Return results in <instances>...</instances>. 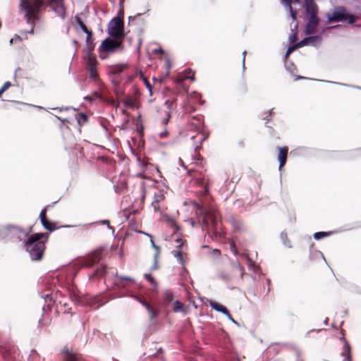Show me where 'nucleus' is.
Segmentation results:
<instances>
[{
  "label": "nucleus",
  "mask_w": 361,
  "mask_h": 361,
  "mask_svg": "<svg viewBox=\"0 0 361 361\" xmlns=\"http://www.w3.org/2000/svg\"><path fill=\"white\" fill-rule=\"evenodd\" d=\"M356 20L357 17L354 15L349 14L343 6L335 8L332 14L328 16V21L329 23L348 21V23L353 24Z\"/></svg>",
  "instance_id": "39448f33"
},
{
  "label": "nucleus",
  "mask_w": 361,
  "mask_h": 361,
  "mask_svg": "<svg viewBox=\"0 0 361 361\" xmlns=\"http://www.w3.org/2000/svg\"><path fill=\"white\" fill-rule=\"evenodd\" d=\"M47 207L42 209L39 214V219L42 226H56V223L51 222L47 217Z\"/></svg>",
  "instance_id": "f3484780"
},
{
  "label": "nucleus",
  "mask_w": 361,
  "mask_h": 361,
  "mask_svg": "<svg viewBox=\"0 0 361 361\" xmlns=\"http://www.w3.org/2000/svg\"><path fill=\"white\" fill-rule=\"evenodd\" d=\"M147 235L150 237V241H151L152 247L156 250L154 258L158 259L159 255L160 254L159 247L155 245L154 240H152V237L151 235H149V234H147Z\"/></svg>",
  "instance_id": "7c9ffc66"
},
{
  "label": "nucleus",
  "mask_w": 361,
  "mask_h": 361,
  "mask_svg": "<svg viewBox=\"0 0 361 361\" xmlns=\"http://www.w3.org/2000/svg\"><path fill=\"white\" fill-rule=\"evenodd\" d=\"M128 67L126 63L112 65L109 67V72L112 74H118Z\"/></svg>",
  "instance_id": "6ab92c4d"
},
{
  "label": "nucleus",
  "mask_w": 361,
  "mask_h": 361,
  "mask_svg": "<svg viewBox=\"0 0 361 361\" xmlns=\"http://www.w3.org/2000/svg\"><path fill=\"white\" fill-rule=\"evenodd\" d=\"M44 5V0H21L20 7L25 11V18L28 23L34 26L35 20L38 18L39 9Z\"/></svg>",
  "instance_id": "20e7f679"
},
{
  "label": "nucleus",
  "mask_w": 361,
  "mask_h": 361,
  "mask_svg": "<svg viewBox=\"0 0 361 361\" xmlns=\"http://www.w3.org/2000/svg\"><path fill=\"white\" fill-rule=\"evenodd\" d=\"M143 80H144V82H145L147 88L151 92L152 91V85H151L150 82H149V80L145 78H143Z\"/></svg>",
  "instance_id": "79ce46f5"
},
{
  "label": "nucleus",
  "mask_w": 361,
  "mask_h": 361,
  "mask_svg": "<svg viewBox=\"0 0 361 361\" xmlns=\"http://www.w3.org/2000/svg\"><path fill=\"white\" fill-rule=\"evenodd\" d=\"M170 117H171V115L169 113H167L166 114V116L165 118H164L162 121H161V123H162V124L164 126H165V125H166L168 123Z\"/></svg>",
  "instance_id": "a19ab883"
},
{
  "label": "nucleus",
  "mask_w": 361,
  "mask_h": 361,
  "mask_svg": "<svg viewBox=\"0 0 361 361\" xmlns=\"http://www.w3.org/2000/svg\"><path fill=\"white\" fill-rule=\"evenodd\" d=\"M277 149L279 150L278 160L279 161V169L281 170L286 163L288 147L287 146L278 147Z\"/></svg>",
  "instance_id": "4468645a"
},
{
  "label": "nucleus",
  "mask_w": 361,
  "mask_h": 361,
  "mask_svg": "<svg viewBox=\"0 0 361 361\" xmlns=\"http://www.w3.org/2000/svg\"><path fill=\"white\" fill-rule=\"evenodd\" d=\"M224 315H226L227 317V318L229 320H231L233 323L237 324V322L233 319V318L232 317V316L231 315V314L229 313L228 311V314H225Z\"/></svg>",
  "instance_id": "c03bdc74"
},
{
  "label": "nucleus",
  "mask_w": 361,
  "mask_h": 361,
  "mask_svg": "<svg viewBox=\"0 0 361 361\" xmlns=\"http://www.w3.org/2000/svg\"><path fill=\"white\" fill-rule=\"evenodd\" d=\"M209 305L213 310L217 312H221L224 314H228V310L226 308V307L215 301H211Z\"/></svg>",
  "instance_id": "aec40b11"
},
{
  "label": "nucleus",
  "mask_w": 361,
  "mask_h": 361,
  "mask_svg": "<svg viewBox=\"0 0 361 361\" xmlns=\"http://www.w3.org/2000/svg\"><path fill=\"white\" fill-rule=\"evenodd\" d=\"M118 279L119 281H121V282H123L124 281H130V282H132V283L135 282V280L133 278H130L129 276H118ZM122 286L123 287H126V284L125 283H122Z\"/></svg>",
  "instance_id": "473e14b6"
},
{
  "label": "nucleus",
  "mask_w": 361,
  "mask_h": 361,
  "mask_svg": "<svg viewBox=\"0 0 361 361\" xmlns=\"http://www.w3.org/2000/svg\"><path fill=\"white\" fill-rule=\"evenodd\" d=\"M75 149H78L80 154H82L83 152L82 147H78V148H75Z\"/></svg>",
  "instance_id": "603ef678"
},
{
  "label": "nucleus",
  "mask_w": 361,
  "mask_h": 361,
  "mask_svg": "<svg viewBox=\"0 0 361 361\" xmlns=\"http://www.w3.org/2000/svg\"><path fill=\"white\" fill-rule=\"evenodd\" d=\"M97 65V61L96 58L90 55L87 66L89 71L90 77L94 80H96L98 78V73L96 70Z\"/></svg>",
  "instance_id": "ddd939ff"
},
{
  "label": "nucleus",
  "mask_w": 361,
  "mask_h": 361,
  "mask_svg": "<svg viewBox=\"0 0 361 361\" xmlns=\"http://www.w3.org/2000/svg\"><path fill=\"white\" fill-rule=\"evenodd\" d=\"M49 234V233H35L28 238L25 247L31 260L39 261L42 259Z\"/></svg>",
  "instance_id": "f03ea898"
},
{
  "label": "nucleus",
  "mask_w": 361,
  "mask_h": 361,
  "mask_svg": "<svg viewBox=\"0 0 361 361\" xmlns=\"http://www.w3.org/2000/svg\"><path fill=\"white\" fill-rule=\"evenodd\" d=\"M131 221H133V219H130V223L129 224H131Z\"/></svg>",
  "instance_id": "69168bd1"
},
{
  "label": "nucleus",
  "mask_w": 361,
  "mask_h": 361,
  "mask_svg": "<svg viewBox=\"0 0 361 361\" xmlns=\"http://www.w3.org/2000/svg\"><path fill=\"white\" fill-rule=\"evenodd\" d=\"M184 310H185V307H184V305H183V303L181 302H180L179 300L175 301L173 311L175 312H183Z\"/></svg>",
  "instance_id": "cd10ccee"
},
{
  "label": "nucleus",
  "mask_w": 361,
  "mask_h": 361,
  "mask_svg": "<svg viewBox=\"0 0 361 361\" xmlns=\"http://www.w3.org/2000/svg\"><path fill=\"white\" fill-rule=\"evenodd\" d=\"M212 253L215 255V256H219L221 252H220V250H217V249H214L212 250Z\"/></svg>",
  "instance_id": "49530a36"
},
{
  "label": "nucleus",
  "mask_w": 361,
  "mask_h": 361,
  "mask_svg": "<svg viewBox=\"0 0 361 361\" xmlns=\"http://www.w3.org/2000/svg\"><path fill=\"white\" fill-rule=\"evenodd\" d=\"M132 224H133V226H135V224H139V222H133V223H132Z\"/></svg>",
  "instance_id": "bf43d9fd"
},
{
  "label": "nucleus",
  "mask_w": 361,
  "mask_h": 361,
  "mask_svg": "<svg viewBox=\"0 0 361 361\" xmlns=\"http://www.w3.org/2000/svg\"><path fill=\"white\" fill-rule=\"evenodd\" d=\"M235 266L240 271V277L243 278V276L244 275V269H243V266L239 262H236Z\"/></svg>",
  "instance_id": "ea45409f"
},
{
  "label": "nucleus",
  "mask_w": 361,
  "mask_h": 361,
  "mask_svg": "<svg viewBox=\"0 0 361 361\" xmlns=\"http://www.w3.org/2000/svg\"><path fill=\"white\" fill-rule=\"evenodd\" d=\"M229 245H230V250L233 255H235V256L239 255L240 257L245 258L246 259V256H248L247 254L244 253V252L239 254L235 244L233 242L230 243Z\"/></svg>",
  "instance_id": "5701e85b"
},
{
  "label": "nucleus",
  "mask_w": 361,
  "mask_h": 361,
  "mask_svg": "<svg viewBox=\"0 0 361 361\" xmlns=\"http://www.w3.org/2000/svg\"><path fill=\"white\" fill-rule=\"evenodd\" d=\"M320 255L322 256V257L324 258V256H323V254L322 252H319Z\"/></svg>",
  "instance_id": "0e129e2a"
},
{
  "label": "nucleus",
  "mask_w": 361,
  "mask_h": 361,
  "mask_svg": "<svg viewBox=\"0 0 361 361\" xmlns=\"http://www.w3.org/2000/svg\"><path fill=\"white\" fill-rule=\"evenodd\" d=\"M93 96H94L96 98H99V99H102V98L101 94H99L97 92H94L93 93Z\"/></svg>",
  "instance_id": "de8ad7c7"
},
{
  "label": "nucleus",
  "mask_w": 361,
  "mask_h": 361,
  "mask_svg": "<svg viewBox=\"0 0 361 361\" xmlns=\"http://www.w3.org/2000/svg\"><path fill=\"white\" fill-rule=\"evenodd\" d=\"M154 264H153L152 267H151L152 271L158 269V263H157L158 259L154 258Z\"/></svg>",
  "instance_id": "37998d69"
},
{
  "label": "nucleus",
  "mask_w": 361,
  "mask_h": 361,
  "mask_svg": "<svg viewBox=\"0 0 361 361\" xmlns=\"http://www.w3.org/2000/svg\"><path fill=\"white\" fill-rule=\"evenodd\" d=\"M132 298L139 302L142 306H144L149 314V319L150 321L154 320L157 317V312L154 309L148 302L143 301L141 298L135 295H132Z\"/></svg>",
  "instance_id": "f8f14e48"
},
{
  "label": "nucleus",
  "mask_w": 361,
  "mask_h": 361,
  "mask_svg": "<svg viewBox=\"0 0 361 361\" xmlns=\"http://www.w3.org/2000/svg\"><path fill=\"white\" fill-rule=\"evenodd\" d=\"M243 63L244 65L245 64V55H246V51H243Z\"/></svg>",
  "instance_id": "3c124183"
},
{
  "label": "nucleus",
  "mask_w": 361,
  "mask_h": 361,
  "mask_svg": "<svg viewBox=\"0 0 361 361\" xmlns=\"http://www.w3.org/2000/svg\"><path fill=\"white\" fill-rule=\"evenodd\" d=\"M108 228H110L111 230H112V233H114V228H113L114 227L110 226V227H108Z\"/></svg>",
  "instance_id": "13d9d810"
},
{
  "label": "nucleus",
  "mask_w": 361,
  "mask_h": 361,
  "mask_svg": "<svg viewBox=\"0 0 361 361\" xmlns=\"http://www.w3.org/2000/svg\"><path fill=\"white\" fill-rule=\"evenodd\" d=\"M190 123L197 131L202 128L201 117L192 118ZM207 137L208 135L200 132H197L196 135L191 137L195 147L194 154L191 156L190 163L188 166H183L188 171V175L193 177L196 184L202 188L199 194V201L195 203L196 213L200 215L199 223L205 226H217L220 221L219 214L212 204L214 199L209 192L213 182L208 176L199 170V169L204 168V159L200 155L199 150L202 148V142Z\"/></svg>",
  "instance_id": "f257e3e1"
},
{
  "label": "nucleus",
  "mask_w": 361,
  "mask_h": 361,
  "mask_svg": "<svg viewBox=\"0 0 361 361\" xmlns=\"http://www.w3.org/2000/svg\"><path fill=\"white\" fill-rule=\"evenodd\" d=\"M75 20L82 30L87 35V39L92 37V31L88 30L82 20L79 17H75Z\"/></svg>",
  "instance_id": "4be33fe9"
},
{
  "label": "nucleus",
  "mask_w": 361,
  "mask_h": 361,
  "mask_svg": "<svg viewBox=\"0 0 361 361\" xmlns=\"http://www.w3.org/2000/svg\"><path fill=\"white\" fill-rule=\"evenodd\" d=\"M342 340L344 342L343 350L341 353V355L343 357V361H352L350 346L343 337L342 338Z\"/></svg>",
  "instance_id": "dca6fc26"
},
{
  "label": "nucleus",
  "mask_w": 361,
  "mask_h": 361,
  "mask_svg": "<svg viewBox=\"0 0 361 361\" xmlns=\"http://www.w3.org/2000/svg\"><path fill=\"white\" fill-rule=\"evenodd\" d=\"M135 231L142 233L140 231H138L137 229H135Z\"/></svg>",
  "instance_id": "052dcab7"
},
{
  "label": "nucleus",
  "mask_w": 361,
  "mask_h": 361,
  "mask_svg": "<svg viewBox=\"0 0 361 361\" xmlns=\"http://www.w3.org/2000/svg\"><path fill=\"white\" fill-rule=\"evenodd\" d=\"M281 239L285 246H286L288 248L292 247V245L290 242V240L288 239L287 233L285 232H282L281 233Z\"/></svg>",
  "instance_id": "a878e982"
},
{
  "label": "nucleus",
  "mask_w": 361,
  "mask_h": 361,
  "mask_svg": "<svg viewBox=\"0 0 361 361\" xmlns=\"http://www.w3.org/2000/svg\"><path fill=\"white\" fill-rule=\"evenodd\" d=\"M11 86V82L9 81L6 82L3 86L0 88V97H1L2 94L7 90Z\"/></svg>",
  "instance_id": "f704fd0d"
},
{
  "label": "nucleus",
  "mask_w": 361,
  "mask_h": 361,
  "mask_svg": "<svg viewBox=\"0 0 361 361\" xmlns=\"http://www.w3.org/2000/svg\"><path fill=\"white\" fill-rule=\"evenodd\" d=\"M123 27L124 23L123 19L116 17L113 18L109 23L108 32L110 36L115 39H123L125 36Z\"/></svg>",
  "instance_id": "423d86ee"
},
{
  "label": "nucleus",
  "mask_w": 361,
  "mask_h": 361,
  "mask_svg": "<svg viewBox=\"0 0 361 361\" xmlns=\"http://www.w3.org/2000/svg\"><path fill=\"white\" fill-rule=\"evenodd\" d=\"M292 31L293 32L290 35L289 40H290V43H294L297 40L298 33H297V32L294 31L293 30H292Z\"/></svg>",
  "instance_id": "e433bc0d"
},
{
  "label": "nucleus",
  "mask_w": 361,
  "mask_h": 361,
  "mask_svg": "<svg viewBox=\"0 0 361 361\" xmlns=\"http://www.w3.org/2000/svg\"><path fill=\"white\" fill-rule=\"evenodd\" d=\"M144 277L145 279L149 281L152 285H155L156 284V281L154 279V278L151 276L150 274H144Z\"/></svg>",
  "instance_id": "c9c22d12"
},
{
  "label": "nucleus",
  "mask_w": 361,
  "mask_h": 361,
  "mask_svg": "<svg viewBox=\"0 0 361 361\" xmlns=\"http://www.w3.org/2000/svg\"><path fill=\"white\" fill-rule=\"evenodd\" d=\"M185 80H190L191 81H194L195 80V72L192 70L184 71L182 74H179L176 76L175 82L176 85L185 88L184 81Z\"/></svg>",
  "instance_id": "9b49d317"
},
{
  "label": "nucleus",
  "mask_w": 361,
  "mask_h": 361,
  "mask_svg": "<svg viewBox=\"0 0 361 361\" xmlns=\"http://www.w3.org/2000/svg\"><path fill=\"white\" fill-rule=\"evenodd\" d=\"M63 123H69V121H68V119H63L61 120Z\"/></svg>",
  "instance_id": "6e6d98bb"
},
{
  "label": "nucleus",
  "mask_w": 361,
  "mask_h": 361,
  "mask_svg": "<svg viewBox=\"0 0 361 361\" xmlns=\"http://www.w3.org/2000/svg\"><path fill=\"white\" fill-rule=\"evenodd\" d=\"M164 300L171 302L173 300V293L169 290H166L164 293Z\"/></svg>",
  "instance_id": "c756f323"
},
{
  "label": "nucleus",
  "mask_w": 361,
  "mask_h": 361,
  "mask_svg": "<svg viewBox=\"0 0 361 361\" xmlns=\"http://www.w3.org/2000/svg\"><path fill=\"white\" fill-rule=\"evenodd\" d=\"M66 361H78L75 357L71 356L69 357Z\"/></svg>",
  "instance_id": "09e8293b"
},
{
  "label": "nucleus",
  "mask_w": 361,
  "mask_h": 361,
  "mask_svg": "<svg viewBox=\"0 0 361 361\" xmlns=\"http://www.w3.org/2000/svg\"><path fill=\"white\" fill-rule=\"evenodd\" d=\"M49 297V294H46V295H42V298L46 299V298H48Z\"/></svg>",
  "instance_id": "864d4df0"
},
{
  "label": "nucleus",
  "mask_w": 361,
  "mask_h": 361,
  "mask_svg": "<svg viewBox=\"0 0 361 361\" xmlns=\"http://www.w3.org/2000/svg\"><path fill=\"white\" fill-rule=\"evenodd\" d=\"M97 277H104V282L108 283L110 277H117L118 273L113 269H109L106 266H100L98 267L94 274Z\"/></svg>",
  "instance_id": "6e6552de"
},
{
  "label": "nucleus",
  "mask_w": 361,
  "mask_h": 361,
  "mask_svg": "<svg viewBox=\"0 0 361 361\" xmlns=\"http://www.w3.org/2000/svg\"><path fill=\"white\" fill-rule=\"evenodd\" d=\"M75 118L78 122V124L80 127H82L85 124H86L88 121V116L86 114L81 112H76L75 114Z\"/></svg>",
  "instance_id": "a211bd4d"
},
{
  "label": "nucleus",
  "mask_w": 361,
  "mask_h": 361,
  "mask_svg": "<svg viewBox=\"0 0 361 361\" xmlns=\"http://www.w3.org/2000/svg\"><path fill=\"white\" fill-rule=\"evenodd\" d=\"M161 219L163 223L169 226H177L175 220L169 215L164 214L163 211H160Z\"/></svg>",
  "instance_id": "412c9836"
},
{
  "label": "nucleus",
  "mask_w": 361,
  "mask_h": 361,
  "mask_svg": "<svg viewBox=\"0 0 361 361\" xmlns=\"http://www.w3.org/2000/svg\"><path fill=\"white\" fill-rule=\"evenodd\" d=\"M296 49H298V47L295 44L288 47L286 53V57H288Z\"/></svg>",
  "instance_id": "58836bf2"
},
{
  "label": "nucleus",
  "mask_w": 361,
  "mask_h": 361,
  "mask_svg": "<svg viewBox=\"0 0 361 361\" xmlns=\"http://www.w3.org/2000/svg\"><path fill=\"white\" fill-rule=\"evenodd\" d=\"M18 238L20 240H22V238H21V237H20V236H18Z\"/></svg>",
  "instance_id": "680f3d73"
},
{
  "label": "nucleus",
  "mask_w": 361,
  "mask_h": 361,
  "mask_svg": "<svg viewBox=\"0 0 361 361\" xmlns=\"http://www.w3.org/2000/svg\"><path fill=\"white\" fill-rule=\"evenodd\" d=\"M163 200H164L163 195H159L157 197H156V199L152 203V206L154 207V210H160L161 209L160 202Z\"/></svg>",
  "instance_id": "b1692460"
},
{
  "label": "nucleus",
  "mask_w": 361,
  "mask_h": 361,
  "mask_svg": "<svg viewBox=\"0 0 361 361\" xmlns=\"http://www.w3.org/2000/svg\"><path fill=\"white\" fill-rule=\"evenodd\" d=\"M47 230H48L49 232H53L56 231L58 228H60L61 227H44Z\"/></svg>",
  "instance_id": "a18cd8bd"
},
{
  "label": "nucleus",
  "mask_w": 361,
  "mask_h": 361,
  "mask_svg": "<svg viewBox=\"0 0 361 361\" xmlns=\"http://www.w3.org/2000/svg\"><path fill=\"white\" fill-rule=\"evenodd\" d=\"M331 233H332L331 231H329V232H324V231L317 232V233H315L314 234V238L315 240H320L322 238H324L329 236Z\"/></svg>",
  "instance_id": "393cba45"
},
{
  "label": "nucleus",
  "mask_w": 361,
  "mask_h": 361,
  "mask_svg": "<svg viewBox=\"0 0 361 361\" xmlns=\"http://www.w3.org/2000/svg\"><path fill=\"white\" fill-rule=\"evenodd\" d=\"M246 261L247 264V267L250 270H252L253 272H255V262L250 259L249 256H246Z\"/></svg>",
  "instance_id": "72a5a7b5"
},
{
  "label": "nucleus",
  "mask_w": 361,
  "mask_h": 361,
  "mask_svg": "<svg viewBox=\"0 0 361 361\" xmlns=\"http://www.w3.org/2000/svg\"><path fill=\"white\" fill-rule=\"evenodd\" d=\"M47 6L51 7V9L60 17L64 18L66 14V8L64 5V0H54L49 1Z\"/></svg>",
  "instance_id": "1a4fd4ad"
},
{
  "label": "nucleus",
  "mask_w": 361,
  "mask_h": 361,
  "mask_svg": "<svg viewBox=\"0 0 361 361\" xmlns=\"http://www.w3.org/2000/svg\"><path fill=\"white\" fill-rule=\"evenodd\" d=\"M298 27V25L296 24L295 26V30H296Z\"/></svg>",
  "instance_id": "e2e57ef3"
},
{
  "label": "nucleus",
  "mask_w": 361,
  "mask_h": 361,
  "mask_svg": "<svg viewBox=\"0 0 361 361\" xmlns=\"http://www.w3.org/2000/svg\"><path fill=\"white\" fill-rule=\"evenodd\" d=\"M288 11H289V13H290V17L292 18V20L294 21V20H296L297 19V16H298V11L297 10L295 9H293V6H287Z\"/></svg>",
  "instance_id": "2f4dec72"
},
{
  "label": "nucleus",
  "mask_w": 361,
  "mask_h": 361,
  "mask_svg": "<svg viewBox=\"0 0 361 361\" xmlns=\"http://www.w3.org/2000/svg\"><path fill=\"white\" fill-rule=\"evenodd\" d=\"M126 107L133 108L135 106V101L131 97H128L123 100Z\"/></svg>",
  "instance_id": "bb28decb"
},
{
  "label": "nucleus",
  "mask_w": 361,
  "mask_h": 361,
  "mask_svg": "<svg viewBox=\"0 0 361 361\" xmlns=\"http://www.w3.org/2000/svg\"><path fill=\"white\" fill-rule=\"evenodd\" d=\"M122 46V39H105L101 46L100 49L103 51L113 52Z\"/></svg>",
  "instance_id": "0eeeda50"
},
{
  "label": "nucleus",
  "mask_w": 361,
  "mask_h": 361,
  "mask_svg": "<svg viewBox=\"0 0 361 361\" xmlns=\"http://www.w3.org/2000/svg\"><path fill=\"white\" fill-rule=\"evenodd\" d=\"M324 324L326 325V324H327V323H328V318H326V319H324Z\"/></svg>",
  "instance_id": "4d7b16f0"
},
{
  "label": "nucleus",
  "mask_w": 361,
  "mask_h": 361,
  "mask_svg": "<svg viewBox=\"0 0 361 361\" xmlns=\"http://www.w3.org/2000/svg\"><path fill=\"white\" fill-rule=\"evenodd\" d=\"M300 0H281V3L285 6H292L293 3H299Z\"/></svg>",
  "instance_id": "4c0bfd02"
},
{
  "label": "nucleus",
  "mask_w": 361,
  "mask_h": 361,
  "mask_svg": "<svg viewBox=\"0 0 361 361\" xmlns=\"http://www.w3.org/2000/svg\"><path fill=\"white\" fill-rule=\"evenodd\" d=\"M101 223H102V224H106V225H108V226H109V224H110V222H109V220H104V221H101Z\"/></svg>",
  "instance_id": "8fccbe9b"
},
{
  "label": "nucleus",
  "mask_w": 361,
  "mask_h": 361,
  "mask_svg": "<svg viewBox=\"0 0 361 361\" xmlns=\"http://www.w3.org/2000/svg\"><path fill=\"white\" fill-rule=\"evenodd\" d=\"M176 242L178 243V245H177V249L173 250L171 253L173 256L177 259L178 263L180 264L182 266H184L185 260L182 255V248L185 243V240H183L180 236L177 235L176 238Z\"/></svg>",
  "instance_id": "9d476101"
},
{
  "label": "nucleus",
  "mask_w": 361,
  "mask_h": 361,
  "mask_svg": "<svg viewBox=\"0 0 361 361\" xmlns=\"http://www.w3.org/2000/svg\"><path fill=\"white\" fill-rule=\"evenodd\" d=\"M28 232H29V231H28V230H27V231H25V232H23V235H24L25 236L27 235Z\"/></svg>",
  "instance_id": "5fc2aeb1"
},
{
  "label": "nucleus",
  "mask_w": 361,
  "mask_h": 361,
  "mask_svg": "<svg viewBox=\"0 0 361 361\" xmlns=\"http://www.w3.org/2000/svg\"><path fill=\"white\" fill-rule=\"evenodd\" d=\"M7 231H9L14 234H18L23 233V229L21 227H4Z\"/></svg>",
  "instance_id": "c85d7f7f"
},
{
  "label": "nucleus",
  "mask_w": 361,
  "mask_h": 361,
  "mask_svg": "<svg viewBox=\"0 0 361 361\" xmlns=\"http://www.w3.org/2000/svg\"><path fill=\"white\" fill-rule=\"evenodd\" d=\"M305 13L308 16L305 30L307 35L315 32L319 25V8L314 0H305Z\"/></svg>",
  "instance_id": "7ed1b4c3"
},
{
  "label": "nucleus",
  "mask_w": 361,
  "mask_h": 361,
  "mask_svg": "<svg viewBox=\"0 0 361 361\" xmlns=\"http://www.w3.org/2000/svg\"><path fill=\"white\" fill-rule=\"evenodd\" d=\"M322 37L319 35L311 36L307 38L303 39L299 42L296 43L295 45L298 48L308 45L309 44H314V42H320Z\"/></svg>",
  "instance_id": "2eb2a0df"
}]
</instances>
